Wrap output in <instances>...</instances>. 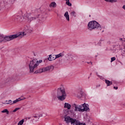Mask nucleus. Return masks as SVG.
<instances>
[{
	"instance_id": "1",
	"label": "nucleus",
	"mask_w": 125,
	"mask_h": 125,
	"mask_svg": "<svg viewBox=\"0 0 125 125\" xmlns=\"http://www.w3.org/2000/svg\"><path fill=\"white\" fill-rule=\"evenodd\" d=\"M42 62V60L38 61L37 59H33L29 61L27 63V66H28L29 69V73H34L35 69L38 68V66L40 65V63Z\"/></svg>"
},
{
	"instance_id": "2",
	"label": "nucleus",
	"mask_w": 125,
	"mask_h": 125,
	"mask_svg": "<svg viewBox=\"0 0 125 125\" xmlns=\"http://www.w3.org/2000/svg\"><path fill=\"white\" fill-rule=\"evenodd\" d=\"M72 106L75 108V112H84V111H89V107H88V104H83L82 105H78L74 104Z\"/></svg>"
},
{
	"instance_id": "3",
	"label": "nucleus",
	"mask_w": 125,
	"mask_h": 125,
	"mask_svg": "<svg viewBox=\"0 0 125 125\" xmlns=\"http://www.w3.org/2000/svg\"><path fill=\"white\" fill-rule=\"evenodd\" d=\"M16 38H19V35L18 33L17 34H14L10 36H3L0 34V42H10Z\"/></svg>"
},
{
	"instance_id": "4",
	"label": "nucleus",
	"mask_w": 125,
	"mask_h": 125,
	"mask_svg": "<svg viewBox=\"0 0 125 125\" xmlns=\"http://www.w3.org/2000/svg\"><path fill=\"white\" fill-rule=\"evenodd\" d=\"M57 98L60 101H64L67 97V94L64 88H59L57 94Z\"/></svg>"
},
{
	"instance_id": "5",
	"label": "nucleus",
	"mask_w": 125,
	"mask_h": 125,
	"mask_svg": "<svg viewBox=\"0 0 125 125\" xmlns=\"http://www.w3.org/2000/svg\"><path fill=\"white\" fill-rule=\"evenodd\" d=\"M87 29L89 31L93 30H101V26L95 21H92L88 23Z\"/></svg>"
},
{
	"instance_id": "6",
	"label": "nucleus",
	"mask_w": 125,
	"mask_h": 125,
	"mask_svg": "<svg viewBox=\"0 0 125 125\" xmlns=\"http://www.w3.org/2000/svg\"><path fill=\"white\" fill-rule=\"evenodd\" d=\"M33 32V28L30 26H27L24 32H21L18 33L19 35V37L20 39L23 38L24 36H26V35H28V34H30V33H32Z\"/></svg>"
},
{
	"instance_id": "7",
	"label": "nucleus",
	"mask_w": 125,
	"mask_h": 125,
	"mask_svg": "<svg viewBox=\"0 0 125 125\" xmlns=\"http://www.w3.org/2000/svg\"><path fill=\"white\" fill-rule=\"evenodd\" d=\"M64 121L66 122V124H70V123H71V125H79V120H77L76 119H73L70 116H65L64 117Z\"/></svg>"
},
{
	"instance_id": "8",
	"label": "nucleus",
	"mask_w": 125,
	"mask_h": 125,
	"mask_svg": "<svg viewBox=\"0 0 125 125\" xmlns=\"http://www.w3.org/2000/svg\"><path fill=\"white\" fill-rule=\"evenodd\" d=\"M53 69H54V66L53 65H50L40 69L39 71H36L35 73L38 74V73H43V72H47V71H53Z\"/></svg>"
},
{
	"instance_id": "9",
	"label": "nucleus",
	"mask_w": 125,
	"mask_h": 125,
	"mask_svg": "<svg viewBox=\"0 0 125 125\" xmlns=\"http://www.w3.org/2000/svg\"><path fill=\"white\" fill-rule=\"evenodd\" d=\"M55 59H56L55 55H50L48 58V60H49V61H52V60H55Z\"/></svg>"
},
{
	"instance_id": "10",
	"label": "nucleus",
	"mask_w": 125,
	"mask_h": 125,
	"mask_svg": "<svg viewBox=\"0 0 125 125\" xmlns=\"http://www.w3.org/2000/svg\"><path fill=\"white\" fill-rule=\"evenodd\" d=\"M71 105L70 104L67 103H65L64 104V109H67V110H70L71 109Z\"/></svg>"
},
{
	"instance_id": "11",
	"label": "nucleus",
	"mask_w": 125,
	"mask_h": 125,
	"mask_svg": "<svg viewBox=\"0 0 125 125\" xmlns=\"http://www.w3.org/2000/svg\"><path fill=\"white\" fill-rule=\"evenodd\" d=\"M104 81L107 86H110V85H112V84H113V82H112V81H110L106 79Z\"/></svg>"
},
{
	"instance_id": "12",
	"label": "nucleus",
	"mask_w": 125,
	"mask_h": 125,
	"mask_svg": "<svg viewBox=\"0 0 125 125\" xmlns=\"http://www.w3.org/2000/svg\"><path fill=\"white\" fill-rule=\"evenodd\" d=\"M22 100H24V98H19L18 99H17L14 101L12 103L13 104H15V103H17V102H19V101H22Z\"/></svg>"
},
{
	"instance_id": "13",
	"label": "nucleus",
	"mask_w": 125,
	"mask_h": 125,
	"mask_svg": "<svg viewBox=\"0 0 125 125\" xmlns=\"http://www.w3.org/2000/svg\"><path fill=\"white\" fill-rule=\"evenodd\" d=\"M64 17H65L67 21H70V17L69 16V14H68V11H66L64 15Z\"/></svg>"
},
{
	"instance_id": "14",
	"label": "nucleus",
	"mask_w": 125,
	"mask_h": 125,
	"mask_svg": "<svg viewBox=\"0 0 125 125\" xmlns=\"http://www.w3.org/2000/svg\"><path fill=\"white\" fill-rule=\"evenodd\" d=\"M3 104H9L10 105H13V103H12V101L9 100V101H5L4 103Z\"/></svg>"
},
{
	"instance_id": "15",
	"label": "nucleus",
	"mask_w": 125,
	"mask_h": 125,
	"mask_svg": "<svg viewBox=\"0 0 125 125\" xmlns=\"http://www.w3.org/2000/svg\"><path fill=\"white\" fill-rule=\"evenodd\" d=\"M57 4H56V3L55 2H52L50 5H49V6L50 7H53V8L56 7L57 6Z\"/></svg>"
},
{
	"instance_id": "16",
	"label": "nucleus",
	"mask_w": 125,
	"mask_h": 125,
	"mask_svg": "<svg viewBox=\"0 0 125 125\" xmlns=\"http://www.w3.org/2000/svg\"><path fill=\"white\" fill-rule=\"evenodd\" d=\"M55 56H56V59L60 57H63V56H64V54L63 53H60L58 55H55Z\"/></svg>"
},
{
	"instance_id": "17",
	"label": "nucleus",
	"mask_w": 125,
	"mask_h": 125,
	"mask_svg": "<svg viewBox=\"0 0 125 125\" xmlns=\"http://www.w3.org/2000/svg\"><path fill=\"white\" fill-rule=\"evenodd\" d=\"M37 19V17H28V20L29 22H31V21H33V20H36Z\"/></svg>"
},
{
	"instance_id": "18",
	"label": "nucleus",
	"mask_w": 125,
	"mask_h": 125,
	"mask_svg": "<svg viewBox=\"0 0 125 125\" xmlns=\"http://www.w3.org/2000/svg\"><path fill=\"white\" fill-rule=\"evenodd\" d=\"M71 60H78V56L76 55H73L72 56H71Z\"/></svg>"
},
{
	"instance_id": "19",
	"label": "nucleus",
	"mask_w": 125,
	"mask_h": 125,
	"mask_svg": "<svg viewBox=\"0 0 125 125\" xmlns=\"http://www.w3.org/2000/svg\"><path fill=\"white\" fill-rule=\"evenodd\" d=\"M83 95H84V94H83V92H81L80 94H77V97L81 98L83 97Z\"/></svg>"
},
{
	"instance_id": "20",
	"label": "nucleus",
	"mask_w": 125,
	"mask_h": 125,
	"mask_svg": "<svg viewBox=\"0 0 125 125\" xmlns=\"http://www.w3.org/2000/svg\"><path fill=\"white\" fill-rule=\"evenodd\" d=\"M105 1L107 2H111L113 3V2H117V0H104Z\"/></svg>"
},
{
	"instance_id": "21",
	"label": "nucleus",
	"mask_w": 125,
	"mask_h": 125,
	"mask_svg": "<svg viewBox=\"0 0 125 125\" xmlns=\"http://www.w3.org/2000/svg\"><path fill=\"white\" fill-rule=\"evenodd\" d=\"M1 113H6L7 115L9 113V112L8 111V110L7 109H4L1 111Z\"/></svg>"
},
{
	"instance_id": "22",
	"label": "nucleus",
	"mask_w": 125,
	"mask_h": 125,
	"mask_svg": "<svg viewBox=\"0 0 125 125\" xmlns=\"http://www.w3.org/2000/svg\"><path fill=\"white\" fill-rule=\"evenodd\" d=\"M66 4L67 5H68V6H72V3L70 2V0H67L66 2Z\"/></svg>"
},
{
	"instance_id": "23",
	"label": "nucleus",
	"mask_w": 125,
	"mask_h": 125,
	"mask_svg": "<svg viewBox=\"0 0 125 125\" xmlns=\"http://www.w3.org/2000/svg\"><path fill=\"white\" fill-rule=\"evenodd\" d=\"M23 124H24V119H22V120H21L19 122L18 125H22Z\"/></svg>"
},
{
	"instance_id": "24",
	"label": "nucleus",
	"mask_w": 125,
	"mask_h": 125,
	"mask_svg": "<svg viewBox=\"0 0 125 125\" xmlns=\"http://www.w3.org/2000/svg\"><path fill=\"white\" fill-rule=\"evenodd\" d=\"M71 15L72 16H73V17H76V12L73 11L71 13Z\"/></svg>"
},
{
	"instance_id": "25",
	"label": "nucleus",
	"mask_w": 125,
	"mask_h": 125,
	"mask_svg": "<svg viewBox=\"0 0 125 125\" xmlns=\"http://www.w3.org/2000/svg\"><path fill=\"white\" fill-rule=\"evenodd\" d=\"M97 76H98V77H99L101 80H102L103 81L104 80V78L103 76L98 75L97 73Z\"/></svg>"
},
{
	"instance_id": "26",
	"label": "nucleus",
	"mask_w": 125,
	"mask_h": 125,
	"mask_svg": "<svg viewBox=\"0 0 125 125\" xmlns=\"http://www.w3.org/2000/svg\"><path fill=\"white\" fill-rule=\"evenodd\" d=\"M18 110H20V108L18 107V108H16L13 111V112L14 113H15V112H17V111H18Z\"/></svg>"
},
{
	"instance_id": "27",
	"label": "nucleus",
	"mask_w": 125,
	"mask_h": 125,
	"mask_svg": "<svg viewBox=\"0 0 125 125\" xmlns=\"http://www.w3.org/2000/svg\"><path fill=\"white\" fill-rule=\"evenodd\" d=\"M78 124H79L78 125H86L85 123H81V122L79 120H78Z\"/></svg>"
},
{
	"instance_id": "28",
	"label": "nucleus",
	"mask_w": 125,
	"mask_h": 125,
	"mask_svg": "<svg viewBox=\"0 0 125 125\" xmlns=\"http://www.w3.org/2000/svg\"><path fill=\"white\" fill-rule=\"evenodd\" d=\"M116 60V57H114L111 58V62H113V61H115Z\"/></svg>"
},
{
	"instance_id": "29",
	"label": "nucleus",
	"mask_w": 125,
	"mask_h": 125,
	"mask_svg": "<svg viewBox=\"0 0 125 125\" xmlns=\"http://www.w3.org/2000/svg\"><path fill=\"white\" fill-rule=\"evenodd\" d=\"M11 81V78H9L7 79V82H10Z\"/></svg>"
},
{
	"instance_id": "30",
	"label": "nucleus",
	"mask_w": 125,
	"mask_h": 125,
	"mask_svg": "<svg viewBox=\"0 0 125 125\" xmlns=\"http://www.w3.org/2000/svg\"><path fill=\"white\" fill-rule=\"evenodd\" d=\"M9 0H5V2H7V3H8L9 2Z\"/></svg>"
},
{
	"instance_id": "31",
	"label": "nucleus",
	"mask_w": 125,
	"mask_h": 125,
	"mask_svg": "<svg viewBox=\"0 0 125 125\" xmlns=\"http://www.w3.org/2000/svg\"><path fill=\"white\" fill-rule=\"evenodd\" d=\"M113 88L114 89H116V90H117V89H118V87H116V86H114L113 87Z\"/></svg>"
},
{
	"instance_id": "32",
	"label": "nucleus",
	"mask_w": 125,
	"mask_h": 125,
	"mask_svg": "<svg viewBox=\"0 0 125 125\" xmlns=\"http://www.w3.org/2000/svg\"><path fill=\"white\" fill-rule=\"evenodd\" d=\"M99 86H100V84L97 85V87H99Z\"/></svg>"
},
{
	"instance_id": "33",
	"label": "nucleus",
	"mask_w": 125,
	"mask_h": 125,
	"mask_svg": "<svg viewBox=\"0 0 125 125\" xmlns=\"http://www.w3.org/2000/svg\"><path fill=\"white\" fill-rule=\"evenodd\" d=\"M90 63L92 65V62H90Z\"/></svg>"
},
{
	"instance_id": "34",
	"label": "nucleus",
	"mask_w": 125,
	"mask_h": 125,
	"mask_svg": "<svg viewBox=\"0 0 125 125\" xmlns=\"http://www.w3.org/2000/svg\"><path fill=\"white\" fill-rule=\"evenodd\" d=\"M120 41H123V38H120Z\"/></svg>"
},
{
	"instance_id": "35",
	"label": "nucleus",
	"mask_w": 125,
	"mask_h": 125,
	"mask_svg": "<svg viewBox=\"0 0 125 125\" xmlns=\"http://www.w3.org/2000/svg\"><path fill=\"white\" fill-rule=\"evenodd\" d=\"M87 64H90V62H87Z\"/></svg>"
},
{
	"instance_id": "36",
	"label": "nucleus",
	"mask_w": 125,
	"mask_h": 125,
	"mask_svg": "<svg viewBox=\"0 0 125 125\" xmlns=\"http://www.w3.org/2000/svg\"><path fill=\"white\" fill-rule=\"evenodd\" d=\"M102 42V40L100 41V42Z\"/></svg>"
},
{
	"instance_id": "37",
	"label": "nucleus",
	"mask_w": 125,
	"mask_h": 125,
	"mask_svg": "<svg viewBox=\"0 0 125 125\" xmlns=\"http://www.w3.org/2000/svg\"><path fill=\"white\" fill-rule=\"evenodd\" d=\"M34 118H38V117H37V116H35V117H34Z\"/></svg>"
},
{
	"instance_id": "38",
	"label": "nucleus",
	"mask_w": 125,
	"mask_h": 125,
	"mask_svg": "<svg viewBox=\"0 0 125 125\" xmlns=\"http://www.w3.org/2000/svg\"><path fill=\"white\" fill-rule=\"evenodd\" d=\"M60 125H62V124H60Z\"/></svg>"
},
{
	"instance_id": "39",
	"label": "nucleus",
	"mask_w": 125,
	"mask_h": 125,
	"mask_svg": "<svg viewBox=\"0 0 125 125\" xmlns=\"http://www.w3.org/2000/svg\"><path fill=\"white\" fill-rule=\"evenodd\" d=\"M96 57H97V55L96 56Z\"/></svg>"
},
{
	"instance_id": "40",
	"label": "nucleus",
	"mask_w": 125,
	"mask_h": 125,
	"mask_svg": "<svg viewBox=\"0 0 125 125\" xmlns=\"http://www.w3.org/2000/svg\"><path fill=\"white\" fill-rule=\"evenodd\" d=\"M89 17H90V15H89Z\"/></svg>"
}]
</instances>
